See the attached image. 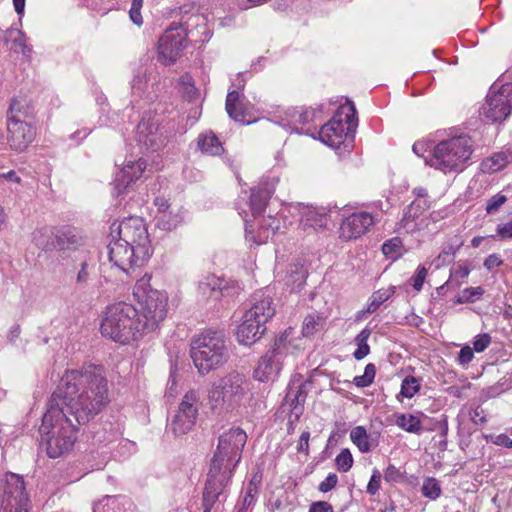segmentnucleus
<instances>
[{"mask_svg": "<svg viewBox=\"0 0 512 512\" xmlns=\"http://www.w3.org/2000/svg\"><path fill=\"white\" fill-rule=\"evenodd\" d=\"M109 401L108 381L101 367L67 371L47 402L39 429L40 446L50 458L68 454L79 426L87 424Z\"/></svg>", "mask_w": 512, "mask_h": 512, "instance_id": "f257e3e1", "label": "nucleus"}, {"mask_svg": "<svg viewBox=\"0 0 512 512\" xmlns=\"http://www.w3.org/2000/svg\"><path fill=\"white\" fill-rule=\"evenodd\" d=\"M141 326L138 309L129 303L118 302L106 308L100 329L104 337L126 344L145 333Z\"/></svg>", "mask_w": 512, "mask_h": 512, "instance_id": "f03ea898", "label": "nucleus"}, {"mask_svg": "<svg viewBox=\"0 0 512 512\" xmlns=\"http://www.w3.org/2000/svg\"><path fill=\"white\" fill-rule=\"evenodd\" d=\"M247 390L245 375L231 371L212 383L207 395L209 409L216 416H224L240 405Z\"/></svg>", "mask_w": 512, "mask_h": 512, "instance_id": "7ed1b4c3", "label": "nucleus"}, {"mask_svg": "<svg viewBox=\"0 0 512 512\" xmlns=\"http://www.w3.org/2000/svg\"><path fill=\"white\" fill-rule=\"evenodd\" d=\"M473 152V141L467 135L454 136L434 146L425 162L444 173L462 171Z\"/></svg>", "mask_w": 512, "mask_h": 512, "instance_id": "20e7f679", "label": "nucleus"}, {"mask_svg": "<svg viewBox=\"0 0 512 512\" xmlns=\"http://www.w3.org/2000/svg\"><path fill=\"white\" fill-rule=\"evenodd\" d=\"M146 275L137 281L133 294L138 300V313L145 333L153 332L167 316L168 297L165 292L153 289Z\"/></svg>", "mask_w": 512, "mask_h": 512, "instance_id": "39448f33", "label": "nucleus"}, {"mask_svg": "<svg viewBox=\"0 0 512 512\" xmlns=\"http://www.w3.org/2000/svg\"><path fill=\"white\" fill-rule=\"evenodd\" d=\"M191 357L200 374L223 365L228 360L224 338L217 332H206L191 347Z\"/></svg>", "mask_w": 512, "mask_h": 512, "instance_id": "423d86ee", "label": "nucleus"}, {"mask_svg": "<svg viewBox=\"0 0 512 512\" xmlns=\"http://www.w3.org/2000/svg\"><path fill=\"white\" fill-rule=\"evenodd\" d=\"M356 108L353 102L347 100L333 118L323 125L319 131L320 140L326 145L339 148L349 134H353L357 127Z\"/></svg>", "mask_w": 512, "mask_h": 512, "instance_id": "0eeeda50", "label": "nucleus"}, {"mask_svg": "<svg viewBox=\"0 0 512 512\" xmlns=\"http://www.w3.org/2000/svg\"><path fill=\"white\" fill-rule=\"evenodd\" d=\"M246 432L239 428H231L219 436L218 445L211 463L214 469L224 465L235 470L242 458V452L247 442ZM216 471V470H213Z\"/></svg>", "mask_w": 512, "mask_h": 512, "instance_id": "6e6552de", "label": "nucleus"}, {"mask_svg": "<svg viewBox=\"0 0 512 512\" xmlns=\"http://www.w3.org/2000/svg\"><path fill=\"white\" fill-rule=\"evenodd\" d=\"M111 238H119L131 247H136L138 258H149L150 239L144 221L139 217H129L119 224L113 223Z\"/></svg>", "mask_w": 512, "mask_h": 512, "instance_id": "1a4fd4ad", "label": "nucleus"}, {"mask_svg": "<svg viewBox=\"0 0 512 512\" xmlns=\"http://www.w3.org/2000/svg\"><path fill=\"white\" fill-rule=\"evenodd\" d=\"M1 487L0 512H28L29 498L21 475L7 472Z\"/></svg>", "mask_w": 512, "mask_h": 512, "instance_id": "9d476101", "label": "nucleus"}, {"mask_svg": "<svg viewBox=\"0 0 512 512\" xmlns=\"http://www.w3.org/2000/svg\"><path fill=\"white\" fill-rule=\"evenodd\" d=\"M186 28L182 23L173 22L158 42V61L164 65L174 63L187 45Z\"/></svg>", "mask_w": 512, "mask_h": 512, "instance_id": "9b49d317", "label": "nucleus"}, {"mask_svg": "<svg viewBox=\"0 0 512 512\" xmlns=\"http://www.w3.org/2000/svg\"><path fill=\"white\" fill-rule=\"evenodd\" d=\"M201 407L200 393L191 389L185 393L173 417L170 428L176 436L190 431L195 425Z\"/></svg>", "mask_w": 512, "mask_h": 512, "instance_id": "f8f14e48", "label": "nucleus"}, {"mask_svg": "<svg viewBox=\"0 0 512 512\" xmlns=\"http://www.w3.org/2000/svg\"><path fill=\"white\" fill-rule=\"evenodd\" d=\"M287 350L286 332L275 339L272 348L267 351L259 360L254 370L255 379L266 382L273 380L281 370L282 360Z\"/></svg>", "mask_w": 512, "mask_h": 512, "instance_id": "ddd939ff", "label": "nucleus"}, {"mask_svg": "<svg viewBox=\"0 0 512 512\" xmlns=\"http://www.w3.org/2000/svg\"><path fill=\"white\" fill-rule=\"evenodd\" d=\"M136 247H131L119 238H111L108 245L109 260L128 276H138L136 271L148 258H138Z\"/></svg>", "mask_w": 512, "mask_h": 512, "instance_id": "4468645a", "label": "nucleus"}, {"mask_svg": "<svg viewBox=\"0 0 512 512\" xmlns=\"http://www.w3.org/2000/svg\"><path fill=\"white\" fill-rule=\"evenodd\" d=\"M512 111V83L503 84L497 92L490 93L480 114L491 122L505 120Z\"/></svg>", "mask_w": 512, "mask_h": 512, "instance_id": "2eb2a0df", "label": "nucleus"}, {"mask_svg": "<svg viewBox=\"0 0 512 512\" xmlns=\"http://www.w3.org/2000/svg\"><path fill=\"white\" fill-rule=\"evenodd\" d=\"M375 224V218L366 211L354 212L345 217L339 227V238L344 241L356 240L366 234Z\"/></svg>", "mask_w": 512, "mask_h": 512, "instance_id": "dca6fc26", "label": "nucleus"}, {"mask_svg": "<svg viewBox=\"0 0 512 512\" xmlns=\"http://www.w3.org/2000/svg\"><path fill=\"white\" fill-rule=\"evenodd\" d=\"M136 141L146 151H157L164 146L165 137L160 131L158 120L143 117L137 125Z\"/></svg>", "mask_w": 512, "mask_h": 512, "instance_id": "f3484780", "label": "nucleus"}, {"mask_svg": "<svg viewBox=\"0 0 512 512\" xmlns=\"http://www.w3.org/2000/svg\"><path fill=\"white\" fill-rule=\"evenodd\" d=\"M11 119L7 120V142L12 150L23 152L33 142L36 131L22 119Z\"/></svg>", "mask_w": 512, "mask_h": 512, "instance_id": "a211bd4d", "label": "nucleus"}, {"mask_svg": "<svg viewBox=\"0 0 512 512\" xmlns=\"http://www.w3.org/2000/svg\"><path fill=\"white\" fill-rule=\"evenodd\" d=\"M249 319L257 320L258 324L266 325L275 314L273 299L266 291L255 292L250 299L249 308L245 311Z\"/></svg>", "mask_w": 512, "mask_h": 512, "instance_id": "6ab92c4d", "label": "nucleus"}, {"mask_svg": "<svg viewBox=\"0 0 512 512\" xmlns=\"http://www.w3.org/2000/svg\"><path fill=\"white\" fill-rule=\"evenodd\" d=\"M147 167L144 159L140 158L137 161H129L115 177V189L117 194H122L134 181L138 180Z\"/></svg>", "mask_w": 512, "mask_h": 512, "instance_id": "aec40b11", "label": "nucleus"}, {"mask_svg": "<svg viewBox=\"0 0 512 512\" xmlns=\"http://www.w3.org/2000/svg\"><path fill=\"white\" fill-rule=\"evenodd\" d=\"M266 331V325L257 320L249 319L247 314H243L242 322L237 328V339L243 345H252L259 340Z\"/></svg>", "mask_w": 512, "mask_h": 512, "instance_id": "412c9836", "label": "nucleus"}, {"mask_svg": "<svg viewBox=\"0 0 512 512\" xmlns=\"http://www.w3.org/2000/svg\"><path fill=\"white\" fill-rule=\"evenodd\" d=\"M214 468V464L211 463L204 489L213 491L215 494L221 496L232 477L234 469L224 465H218L215 469L216 471H213Z\"/></svg>", "mask_w": 512, "mask_h": 512, "instance_id": "4be33fe9", "label": "nucleus"}, {"mask_svg": "<svg viewBox=\"0 0 512 512\" xmlns=\"http://www.w3.org/2000/svg\"><path fill=\"white\" fill-rule=\"evenodd\" d=\"M278 179L273 178L271 182L265 181L253 189L250 195V208L254 216L260 215L266 208L267 202L275 191V184Z\"/></svg>", "mask_w": 512, "mask_h": 512, "instance_id": "5701e85b", "label": "nucleus"}, {"mask_svg": "<svg viewBox=\"0 0 512 512\" xmlns=\"http://www.w3.org/2000/svg\"><path fill=\"white\" fill-rule=\"evenodd\" d=\"M225 109L229 117L236 122L250 124L253 121L248 119L249 115L243 96L236 90L229 92L226 96Z\"/></svg>", "mask_w": 512, "mask_h": 512, "instance_id": "b1692460", "label": "nucleus"}, {"mask_svg": "<svg viewBox=\"0 0 512 512\" xmlns=\"http://www.w3.org/2000/svg\"><path fill=\"white\" fill-rule=\"evenodd\" d=\"M279 228L280 220L272 216H268L261 221L257 236H255L253 232L249 230L248 225H246V239L260 245L265 243L268 238L275 235Z\"/></svg>", "mask_w": 512, "mask_h": 512, "instance_id": "393cba45", "label": "nucleus"}, {"mask_svg": "<svg viewBox=\"0 0 512 512\" xmlns=\"http://www.w3.org/2000/svg\"><path fill=\"white\" fill-rule=\"evenodd\" d=\"M58 228L42 227L32 234V242L43 251H52L58 248Z\"/></svg>", "mask_w": 512, "mask_h": 512, "instance_id": "a878e982", "label": "nucleus"}, {"mask_svg": "<svg viewBox=\"0 0 512 512\" xmlns=\"http://www.w3.org/2000/svg\"><path fill=\"white\" fill-rule=\"evenodd\" d=\"M306 399L305 384L293 381L288 386L285 400L291 407V412L298 418L303 411V404Z\"/></svg>", "mask_w": 512, "mask_h": 512, "instance_id": "bb28decb", "label": "nucleus"}, {"mask_svg": "<svg viewBox=\"0 0 512 512\" xmlns=\"http://www.w3.org/2000/svg\"><path fill=\"white\" fill-rule=\"evenodd\" d=\"M58 250H78L83 245V237L73 227H62L57 234Z\"/></svg>", "mask_w": 512, "mask_h": 512, "instance_id": "cd10ccee", "label": "nucleus"}, {"mask_svg": "<svg viewBox=\"0 0 512 512\" xmlns=\"http://www.w3.org/2000/svg\"><path fill=\"white\" fill-rule=\"evenodd\" d=\"M350 439L361 453H368L378 446V441L372 438L363 426H356L350 432Z\"/></svg>", "mask_w": 512, "mask_h": 512, "instance_id": "c85d7f7f", "label": "nucleus"}, {"mask_svg": "<svg viewBox=\"0 0 512 512\" xmlns=\"http://www.w3.org/2000/svg\"><path fill=\"white\" fill-rule=\"evenodd\" d=\"M197 145L202 153L212 156L221 155L224 151L222 143L213 132H206L198 136Z\"/></svg>", "mask_w": 512, "mask_h": 512, "instance_id": "c756f323", "label": "nucleus"}, {"mask_svg": "<svg viewBox=\"0 0 512 512\" xmlns=\"http://www.w3.org/2000/svg\"><path fill=\"white\" fill-rule=\"evenodd\" d=\"M223 282L215 275H207L199 282L198 288L204 297L217 299L222 295Z\"/></svg>", "mask_w": 512, "mask_h": 512, "instance_id": "7c9ffc66", "label": "nucleus"}, {"mask_svg": "<svg viewBox=\"0 0 512 512\" xmlns=\"http://www.w3.org/2000/svg\"><path fill=\"white\" fill-rule=\"evenodd\" d=\"M395 423L406 432L414 434H420L422 432L421 420L412 414L397 415Z\"/></svg>", "mask_w": 512, "mask_h": 512, "instance_id": "2f4dec72", "label": "nucleus"}, {"mask_svg": "<svg viewBox=\"0 0 512 512\" xmlns=\"http://www.w3.org/2000/svg\"><path fill=\"white\" fill-rule=\"evenodd\" d=\"M326 319L320 314H309L303 321L302 333L305 337L312 336L323 329Z\"/></svg>", "mask_w": 512, "mask_h": 512, "instance_id": "473e14b6", "label": "nucleus"}, {"mask_svg": "<svg viewBox=\"0 0 512 512\" xmlns=\"http://www.w3.org/2000/svg\"><path fill=\"white\" fill-rule=\"evenodd\" d=\"M382 252L386 257L392 260H397L400 258L404 252L401 238L393 237L389 240H386L382 245Z\"/></svg>", "mask_w": 512, "mask_h": 512, "instance_id": "72a5a7b5", "label": "nucleus"}, {"mask_svg": "<svg viewBox=\"0 0 512 512\" xmlns=\"http://www.w3.org/2000/svg\"><path fill=\"white\" fill-rule=\"evenodd\" d=\"M181 222V217L170 211L156 215V227L163 231H171L175 229Z\"/></svg>", "mask_w": 512, "mask_h": 512, "instance_id": "f704fd0d", "label": "nucleus"}, {"mask_svg": "<svg viewBox=\"0 0 512 512\" xmlns=\"http://www.w3.org/2000/svg\"><path fill=\"white\" fill-rule=\"evenodd\" d=\"M371 335V330L365 328L360 331V333L355 337V343L357 345V349L353 353V356L357 360H361L365 358L370 353V347L367 343L369 337Z\"/></svg>", "mask_w": 512, "mask_h": 512, "instance_id": "c9c22d12", "label": "nucleus"}, {"mask_svg": "<svg viewBox=\"0 0 512 512\" xmlns=\"http://www.w3.org/2000/svg\"><path fill=\"white\" fill-rule=\"evenodd\" d=\"M507 163L508 156L505 153L500 152L483 161L481 167L484 172L492 173L502 169Z\"/></svg>", "mask_w": 512, "mask_h": 512, "instance_id": "e433bc0d", "label": "nucleus"}, {"mask_svg": "<svg viewBox=\"0 0 512 512\" xmlns=\"http://www.w3.org/2000/svg\"><path fill=\"white\" fill-rule=\"evenodd\" d=\"M94 267V259L89 255H84L80 262V269L76 275V283L85 286L90 278L91 271Z\"/></svg>", "mask_w": 512, "mask_h": 512, "instance_id": "4c0bfd02", "label": "nucleus"}, {"mask_svg": "<svg viewBox=\"0 0 512 512\" xmlns=\"http://www.w3.org/2000/svg\"><path fill=\"white\" fill-rule=\"evenodd\" d=\"M462 244L459 243L457 245H454L452 243H446L437 258L434 260L435 265L437 268L449 264L453 261L454 256L457 252V250L460 248Z\"/></svg>", "mask_w": 512, "mask_h": 512, "instance_id": "58836bf2", "label": "nucleus"}, {"mask_svg": "<svg viewBox=\"0 0 512 512\" xmlns=\"http://www.w3.org/2000/svg\"><path fill=\"white\" fill-rule=\"evenodd\" d=\"M395 293V287L392 286L386 290H378L373 293L371 297V302L368 305V312H374L378 309V307L387 301L393 294Z\"/></svg>", "mask_w": 512, "mask_h": 512, "instance_id": "ea45409f", "label": "nucleus"}, {"mask_svg": "<svg viewBox=\"0 0 512 512\" xmlns=\"http://www.w3.org/2000/svg\"><path fill=\"white\" fill-rule=\"evenodd\" d=\"M302 224L304 227H311L314 230H319L327 225V217L325 215L309 211L302 219Z\"/></svg>", "mask_w": 512, "mask_h": 512, "instance_id": "a19ab883", "label": "nucleus"}, {"mask_svg": "<svg viewBox=\"0 0 512 512\" xmlns=\"http://www.w3.org/2000/svg\"><path fill=\"white\" fill-rule=\"evenodd\" d=\"M375 375L376 367L373 363H369L365 367L364 374L354 377L353 383L359 388L367 387L373 383Z\"/></svg>", "mask_w": 512, "mask_h": 512, "instance_id": "79ce46f5", "label": "nucleus"}, {"mask_svg": "<svg viewBox=\"0 0 512 512\" xmlns=\"http://www.w3.org/2000/svg\"><path fill=\"white\" fill-rule=\"evenodd\" d=\"M422 494L431 499H437L441 494V487L439 482L435 478H427L421 488Z\"/></svg>", "mask_w": 512, "mask_h": 512, "instance_id": "37998d69", "label": "nucleus"}, {"mask_svg": "<svg viewBox=\"0 0 512 512\" xmlns=\"http://www.w3.org/2000/svg\"><path fill=\"white\" fill-rule=\"evenodd\" d=\"M420 390V382L413 376H407L402 381L401 395L406 398H412Z\"/></svg>", "mask_w": 512, "mask_h": 512, "instance_id": "c03bdc74", "label": "nucleus"}, {"mask_svg": "<svg viewBox=\"0 0 512 512\" xmlns=\"http://www.w3.org/2000/svg\"><path fill=\"white\" fill-rule=\"evenodd\" d=\"M353 465V457L348 448H344L335 458V466L341 472H348Z\"/></svg>", "mask_w": 512, "mask_h": 512, "instance_id": "a18cd8bd", "label": "nucleus"}, {"mask_svg": "<svg viewBox=\"0 0 512 512\" xmlns=\"http://www.w3.org/2000/svg\"><path fill=\"white\" fill-rule=\"evenodd\" d=\"M311 113L308 110L302 109H289L287 111V117L293 125H303L310 120Z\"/></svg>", "mask_w": 512, "mask_h": 512, "instance_id": "49530a36", "label": "nucleus"}, {"mask_svg": "<svg viewBox=\"0 0 512 512\" xmlns=\"http://www.w3.org/2000/svg\"><path fill=\"white\" fill-rule=\"evenodd\" d=\"M507 201V197L504 194L498 193L493 195L486 204V212L488 214L496 213L500 207Z\"/></svg>", "mask_w": 512, "mask_h": 512, "instance_id": "de8ad7c7", "label": "nucleus"}, {"mask_svg": "<svg viewBox=\"0 0 512 512\" xmlns=\"http://www.w3.org/2000/svg\"><path fill=\"white\" fill-rule=\"evenodd\" d=\"M470 270L467 266H459L458 268L451 270L450 278L446 282V284L454 283L456 286H460V280H463L468 277Z\"/></svg>", "mask_w": 512, "mask_h": 512, "instance_id": "09e8293b", "label": "nucleus"}, {"mask_svg": "<svg viewBox=\"0 0 512 512\" xmlns=\"http://www.w3.org/2000/svg\"><path fill=\"white\" fill-rule=\"evenodd\" d=\"M427 274V269L424 266H420L417 268L415 275L410 278L409 282L417 292L421 291Z\"/></svg>", "mask_w": 512, "mask_h": 512, "instance_id": "8fccbe9b", "label": "nucleus"}, {"mask_svg": "<svg viewBox=\"0 0 512 512\" xmlns=\"http://www.w3.org/2000/svg\"><path fill=\"white\" fill-rule=\"evenodd\" d=\"M219 497L220 496L215 494L213 491L204 489L202 497L203 512H211L212 508L219 500Z\"/></svg>", "mask_w": 512, "mask_h": 512, "instance_id": "3c124183", "label": "nucleus"}, {"mask_svg": "<svg viewBox=\"0 0 512 512\" xmlns=\"http://www.w3.org/2000/svg\"><path fill=\"white\" fill-rule=\"evenodd\" d=\"M143 0H132L131 8L129 10L130 19L132 22L138 26L142 25L143 18L141 15Z\"/></svg>", "mask_w": 512, "mask_h": 512, "instance_id": "603ef678", "label": "nucleus"}, {"mask_svg": "<svg viewBox=\"0 0 512 512\" xmlns=\"http://www.w3.org/2000/svg\"><path fill=\"white\" fill-rule=\"evenodd\" d=\"M491 343V336L488 333L479 334L473 341V350L480 353L485 351Z\"/></svg>", "mask_w": 512, "mask_h": 512, "instance_id": "864d4df0", "label": "nucleus"}, {"mask_svg": "<svg viewBox=\"0 0 512 512\" xmlns=\"http://www.w3.org/2000/svg\"><path fill=\"white\" fill-rule=\"evenodd\" d=\"M382 474L379 470L374 469L370 478V481L367 485V493L370 495H375L378 493L380 489Z\"/></svg>", "mask_w": 512, "mask_h": 512, "instance_id": "5fc2aeb1", "label": "nucleus"}, {"mask_svg": "<svg viewBox=\"0 0 512 512\" xmlns=\"http://www.w3.org/2000/svg\"><path fill=\"white\" fill-rule=\"evenodd\" d=\"M23 108L24 105L20 100L12 99L9 109L7 111V120H12V117L14 119H21L22 114H24Z\"/></svg>", "mask_w": 512, "mask_h": 512, "instance_id": "6e6d98bb", "label": "nucleus"}, {"mask_svg": "<svg viewBox=\"0 0 512 512\" xmlns=\"http://www.w3.org/2000/svg\"><path fill=\"white\" fill-rule=\"evenodd\" d=\"M384 479L389 483H397L403 479V475L395 465L390 464L385 470Z\"/></svg>", "mask_w": 512, "mask_h": 512, "instance_id": "4d7b16f0", "label": "nucleus"}, {"mask_svg": "<svg viewBox=\"0 0 512 512\" xmlns=\"http://www.w3.org/2000/svg\"><path fill=\"white\" fill-rule=\"evenodd\" d=\"M338 483V476L335 473H330L328 476L319 484L318 489L323 493H327L334 489Z\"/></svg>", "mask_w": 512, "mask_h": 512, "instance_id": "13d9d810", "label": "nucleus"}, {"mask_svg": "<svg viewBox=\"0 0 512 512\" xmlns=\"http://www.w3.org/2000/svg\"><path fill=\"white\" fill-rule=\"evenodd\" d=\"M484 293V290L482 289V287H475V288H466L465 290H463V296L461 299H459V302H473L474 301V298H479L480 296H482Z\"/></svg>", "mask_w": 512, "mask_h": 512, "instance_id": "bf43d9fd", "label": "nucleus"}, {"mask_svg": "<svg viewBox=\"0 0 512 512\" xmlns=\"http://www.w3.org/2000/svg\"><path fill=\"white\" fill-rule=\"evenodd\" d=\"M408 207L420 216L430 207V201L427 199H415Z\"/></svg>", "mask_w": 512, "mask_h": 512, "instance_id": "052dcab7", "label": "nucleus"}, {"mask_svg": "<svg viewBox=\"0 0 512 512\" xmlns=\"http://www.w3.org/2000/svg\"><path fill=\"white\" fill-rule=\"evenodd\" d=\"M496 230L497 236L500 239L512 238V220L507 223L498 224Z\"/></svg>", "mask_w": 512, "mask_h": 512, "instance_id": "680f3d73", "label": "nucleus"}, {"mask_svg": "<svg viewBox=\"0 0 512 512\" xmlns=\"http://www.w3.org/2000/svg\"><path fill=\"white\" fill-rule=\"evenodd\" d=\"M474 357L473 349L469 346H464L458 355V361L462 365H466L472 361Z\"/></svg>", "mask_w": 512, "mask_h": 512, "instance_id": "e2e57ef3", "label": "nucleus"}, {"mask_svg": "<svg viewBox=\"0 0 512 512\" xmlns=\"http://www.w3.org/2000/svg\"><path fill=\"white\" fill-rule=\"evenodd\" d=\"M309 439H310V433L308 431H304L299 438L297 451L299 453L308 454L309 452Z\"/></svg>", "mask_w": 512, "mask_h": 512, "instance_id": "0e129e2a", "label": "nucleus"}, {"mask_svg": "<svg viewBox=\"0 0 512 512\" xmlns=\"http://www.w3.org/2000/svg\"><path fill=\"white\" fill-rule=\"evenodd\" d=\"M309 512H334L333 507L326 501H317L310 505Z\"/></svg>", "mask_w": 512, "mask_h": 512, "instance_id": "69168bd1", "label": "nucleus"}, {"mask_svg": "<svg viewBox=\"0 0 512 512\" xmlns=\"http://www.w3.org/2000/svg\"><path fill=\"white\" fill-rule=\"evenodd\" d=\"M503 264V260L497 254L489 255L484 261V267L491 271L495 267H499Z\"/></svg>", "mask_w": 512, "mask_h": 512, "instance_id": "338daca9", "label": "nucleus"}, {"mask_svg": "<svg viewBox=\"0 0 512 512\" xmlns=\"http://www.w3.org/2000/svg\"><path fill=\"white\" fill-rule=\"evenodd\" d=\"M419 216L414 212V210H411L410 207H407L406 211L404 212L403 218L401 219V226L403 228H407L408 225L413 222L415 219H417Z\"/></svg>", "mask_w": 512, "mask_h": 512, "instance_id": "774afa93", "label": "nucleus"}]
</instances>
